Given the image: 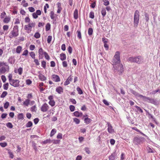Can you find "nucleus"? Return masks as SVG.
Instances as JSON below:
<instances>
[{
	"label": "nucleus",
	"instance_id": "obj_9",
	"mask_svg": "<svg viewBox=\"0 0 160 160\" xmlns=\"http://www.w3.org/2000/svg\"><path fill=\"white\" fill-rule=\"evenodd\" d=\"M49 108V106L46 103H44L41 107V111L43 112H46Z\"/></svg>",
	"mask_w": 160,
	"mask_h": 160
},
{
	"label": "nucleus",
	"instance_id": "obj_14",
	"mask_svg": "<svg viewBox=\"0 0 160 160\" xmlns=\"http://www.w3.org/2000/svg\"><path fill=\"white\" fill-rule=\"evenodd\" d=\"M131 92L136 97H139L140 98H142V97H141L140 96H142V95L139 94L138 92H136L133 90L132 89H131L130 90Z\"/></svg>",
	"mask_w": 160,
	"mask_h": 160
},
{
	"label": "nucleus",
	"instance_id": "obj_51",
	"mask_svg": "<svg viewBox=\"0 0 160 160\" xmlns=\"http://www.w3.org/2000/svg\"><path fill=\"white\" fill-rule=\"evenodd\" d=\"M135 107L137 108L138 111H139L141 113L143 112L142 110L139 107L137 106H135Z\"/></svg>",
	"mask_w": 160,
	"mask_h": 160
},
{
	"label": "nucleus",
	"instance_id": "obj_49",
	"mask_svg": "<svg viewBox=\"0 0 160 160\" xmlns=\"http://www.w3.org/2000/svg\"><path fill=\"white\" fill-rule=\"evenodd\" d=\"M9 105V102H6L4 104V107L5 109H7Z\"/></svg>",
	"mask_w": 160,
	"mask_h": 160
},
{
	"label": "nucleus",
	"instance_id": "obj_30",
	"mask_svg": "<svg viewBox=\"0 0 160 160\" xmlns=\"http://www.w3.org/2000/svg\"><path fill=\"white\" fill-rule=\"evenodd\" d=\"M74 115L77 117H79L80 115H82V112L79 113L78 111H76L73 113Z\"/></svg>",
	"mask_w": 160,
	"mask_h": 160
},
{
	"label": "nucleus",
	"instance_id": "obj_41",
	"mask_svg": "<svg viewBox=\"0 0 160 160\" xmlns=\"http://www.w3.org/2000/svg\"><path fill=\"white\" fill-rule=\"evenodd\" d=\"M22 3L23 6L25 7H26L28 6V4L26 2V1L25 0H23L22 1Z\"/></svg>",
	"mask_w": 160,
	"mask_h": 160
},
{
	"label": "nucleus",
	"instance_id": "obj_8",
	"mask_svg": "<svg viewBox=\"0 0 160 160\" xmlns=\"http://www.w3.org/2000/svg\"><path fill=\"white\" fill-rule=\"evenodd\" d=\"M20 81L18 80L14 79L12 81L9 83L10 84L15 87H17L19 86Z\"/></svg>",
	"mask_w": 160,
	"mask_h": 160
},
{
	"label": "nucleus",
	"instance_id": "obj_21",
	"mask_svg": "<svg viewBox=\"0 0 160 160\" xmlns=\"http://www.w3.org/2000/svg\"><path fill=\"white\" fill-rule=\"evenodd\" d=\"M8 61L11 64H13L15 61V60L13 57H10L8 59Z\"/></svg>",
	"mask_w": 160,
	"mask_h": 160
},
{
	"label": "nucleus",
	"instance_id": "obj_1",
	"mask_svg": "<svg viewBox=\"0 0 160 160\" xmlns=\"http://www.w3.org/2000/svg\"><path fill=\"white\" fill-rule=\"evenodd\" d=\"M9 67L6 62H0V72L1 74H4L8 72Z\"/></svg>",
	"mask_w": 160,
	"mask_h": 160
},
{
	"label": "nucleus",
	"instance_id": "obj_35",
	"mask_svg": "<svg viewBox=\"0 0 160 160\" xmlns=\"http://www.w3.org/2000/svg\"><path fill=\"white\" fill-rule=\"evenodd\" d=\"M93 30L92 29V28H89L88 29V34L89 35H91L93 33Z\"/></svg>",
	"mask_w": 160,
	"mask_h": 160
},
{
	"label": "nucleus",
	"instance_id": "obj_62",
	"mask_svg": "<svg viewBox=\"0 0 160 160\" xmlns=\"http://www.w3.org/2000/svg\"><path fill=\"white\" fill-rule=\"evenodd\" d=\"M28 9L31 12H33L35 10V9L32 7H29Z\"/></svg>",
	"mask_w": 160,
	"mask_h": 160
},
{
	"label": "nucleus",
	"instance_id": "obj_29",
	"mask_svg": "<svg viewBox=\"0 0 160 160\" xmlns=\"http://www.w3.org/2000/svg\"><path fill=\"white\" fill-rule=\"evenodd\" d=\"M10 20V17H6L3 20V22L4 23H7L9 22Z\"/></svg>",
	"mask_w": 160,
	"mask_h": 160
},
{
	"label": "nucleus",
	"instance_id": "obj_6",
	"mask_svg": "<svg viewBox=\"0 0 160 160\" xmlns=\"http://www.w3.org/2000/svg\"><path fill=\"white\" fill-rule=\"evenodd\" d=\"M145 140V138L142 137H135L133 140V142L134 144L138 145L142 143Z\"/></svg>",
	"mask_w": 160,
	"mask_h": 160
},
{
	"label": "nucleus",
	"instance_id": "obj_3",
	"mask_svg": "<svg viewBox=\"0 0 160 160\" xmlns=\"http://www.w3.org/2000/svg\"><path fill=\"white\" fill-rule=\"evenodd\" d=\"M18 26L16 25L14 26L13 30L10 32L9 34V37L10 38L17 37L18 35Z\"/></svg>",
	"mask_w": 160,
	"mask_h": 160
},
{
	"label": "nucleus",
	"instance_id": "obj_25",
	"mask_svg": "<svg viewBox=\"0 0 160 160\" xmlns=\"http://www.w3.org/2000/svg\"><path fill=\"white\" fill-rule=\"evenodd\" d=\"M30 100L28 99H27L25 101L23 102V105L26 106H28L30 104Z\"/></svg>",
	"mask_w": 160,
	"mask_h": 160
},
{
	"label": "nucleus",
	"instance_id": "obj_16",
	"mask_svg": "<svg viewBox=\"0 0 160 160\" xmlns=\"http://www.w3.org/2000/svg\"><path fill=\"white\" fill-rule=\"evenodd\" d=\"M28 27L29 28L31 29H32V28H34L35 26V23L31 21L29 23L28 25Z\"/></svg>",
	"mask_w": 160,
	"mask_h": 160
},
{
	"label": "nucleus",
	"instance_id": "obj_55",
	"mask_svg": "<svg viewBox=\"0 0 160 160\" xmlns=\"http://www.w3.org/2000/svg\"><path fill=\"white\" fill-rule=\"evenodd\" d=\"M89 17L92 19H93L94 17V14L93 12H91L89 14Z\"/></svg>",
	"mask_w": 160,
	"mask_h": 160
},
{
	"label": "nucleus",
	"instance_id": "obj_27",
	"mask_svg": "<svg viewBox=\"0 0 160 160\" xmlns=\"http://www.w3.org/2000/svg\"><path fill=\"white\" fill-rule=\"evenodd\" d=\"M60 59L62 61H63L66 59V56L65 54L62 53L60 55Z\"/></svg>",
	"mask_w": 160,
	"mask_h": 160
},
{
	"label": "nucleus",
	"instance_id": "obj_57",
	"mask_svg": "<svg viewBox=\"0 0 160 160\" xmlns=\"http://www.w3.org/2000/svg\"><path fill=\"white\" fill-rule=\"evenodd\" d=\"M75 107L73 105H71L69 106L71 112L74 111L75 110Z\"/></svg>",
	"mask_w": 160,
	"mask_h": 160
},
{
	"label": "nucleus",
	"instance_id": "obj_11",
	"mask_svg": "<svg viewBox=\"0 0 160 160\" xmlns=\"http://www.w3.org/2000/svg\"><path fill=\"white\" fill-rule=\"evenodd\" d=\"M108 131L110 133H112L114 132V130L113 129L112 127L109 122L107 123Z\"/></svg>",
	"mask_w": 160,
	"mask_h": 160
},
{
	"label": "nucleus",
	"instance_id": "obj_17",
	"mask_svg": "<svg viewBox=\"0 0 160 160\" xmlns=\"http://www.w3.org/2000/svg\"><path fill=\"white\" fill-rule=\"evenodd\" d=\"M28 27L29 28L31 29H32V28H34L35 26V23L31 21L29 23L28 25Z\"/></svg>",
	"mask_w": 160,
	"mask_h": 160
},
{
	"label": "nucleus",
	"instance_id": "obj_26",
	"mask_svg": "<svg viewBox=\"0 0 160 160\" xmlns=\"http://www.w3.org/2000/svg\"><path fill=\"white\" fill-rule=\"evenodd\" d=\"M22 49V48L21 46H18L16 49V52L17 53H20Z\"/></svg>",
	"mask_w": 160,
	"mask_h": 160
},
{
	"label": "nucleus",
	"instance_id": "obj_52",
	"mask_svg": "<svg viewBox=\"0 0 160 160\" xmlns=\"http://www.w3.org/2000/svg\"><path fill=\"white\" fill-rule=\"evenodd\" d=\"M12 74H10L8 76V79H9V83L12 81L13 79H12Z\"/></svg>",
	"mask_w": 160,
	"mask_h": 160
},
{
	"label": "nucleus",
	"instance_id": "obj_42",
	"mask_svg": "<svg viewBox=\"0 0 160 160\" xmlns=\"http://www.w3.org/2000/svg\"><path fill=\"white\" fill-rule=\"evenodd\" d=\"M52 36H48L47 38V42L48 43H50L52 39Z\"/></svg>",
	"mask_w": 160,
	"mask_h": 160
},
{
	"label": "nucleus",
	"instance_id": "obj_20",
	"mask_svg": "<svg viewBox=\"0 0 160 160\" xmlns=\"http://www.w3.org/2000/svg\"><path fill=\"white\" fill-rule=\"evenodd\" d=\"M84 122L86 124H88L90 123L92 120L90 118H85L84 119Z\"/></svg>",
	"mask_w": 160,
	"mask_h": 160
},
{
	"label": "nucleus",
	"instance_id": "obj_40",
	"mask_svg": "<svg viewBox=\"0 0 160 160\" xmlns=\"http://www.w3.org/2000/svg\"><path fill=\"white\" fill-rule=\"evenodd\" d=\"M50 24L49 23H47L46 26V30L48 31L50 28Z\"/></svg>",
	"mask_w": 160,
	"mask_h": 160
},
{
	"label": "nucleus",
	"instance_id": "obj_56",
	"mask_svg": "<svg viewBox=\"0 0 160 160\" xmlns=\"http://www.w3.org/2000/svg\"><path fill=\"white\" fill-rule=\"evenodd\" d=\"M6 126L10 128H12L13 126L11 122H8L6 124Z\"/></svg>",
	"mask_w": 160,
	"mask_h": 160
},
{
	"label": "nucleus",
	"instance_id": "obj_54",
	"mask_svg": "<svg viewBox=\"0 0 160 160\" xmlns=\"http://www.w3.org/2000/svg\"><path fill=\"white\" fill-rule=\"evenodd\" d=\"M77 32L78 33L77 36L78 38L79 39H81V34L80 31L78 30Z\"/></svg>",
	"mask_w": 160,
	"mask_h": 160
},
{
	"label": "nucleus",
	"instance_id": "obj_32",
	"mask_svg": "<svg viewBox=\"0 0 160 160\" xmlns=\"http://www.w3.org/2000/svg\"><path fill=\"white\" fill-rule=\"evenodd\" d=\"M8 94L7 92L6 91H3L0 96L1 98H4Z\"/></svg>",
	"mask_w": 160,
	"mask_h": 160
},
{
	"label": "nucleus",
	"instance_id": "obj_53",
	"mask_svg": "<svg viewBox=\"0 0 160 160\" xmlns=\"http://www.w3.org/2000/svg\"><path fill=\"white\" fill-rule=\"evenodd\" d=\"M115 159V157L113 154H112L109 158V160H114Z\"/></svg>",
	"mask_w": 160,
	"mask_h": 160
},
{
	"label": "nucleus",
	"instance_id": "obj_18",
	"mask_svg": "<svg viewBox=\"0 0 160 160\" xmlns=\"http://www.w3.org/2000/svg\"><path fill=\"white\" fill-rule=\"evenodd\" d=\"M23 71V69L22 68L20 67L18 69L17 71L15 70H14V72L16 73H18L19 75H21L22 74Z\"/></svg>",
	"mask_w": 160,
	"mask_h": 160
},
{
	"label": "nucleus",
	"instance_id": "obj_22",
	"mask_svg": "<svg viewBox=\"0 0 160 160\" xmlns=\"http://www.w3.org/2000/svg\"><path fill=\"white\" fill-rule=\"evenodd\" d=\"M136 57H131L128 58V60L132 62H136Z\"/></svg>",
	"mask_w": 160,
	"mask_h": 160
},
{
	"label": "nucleus",
	"instance_id": "obj_34",
	"mask_svg": "<svg viewBox=\"0 0 160 160\" xmlns=\"http://www.w3.org/2000/svg\"><path fill=\"white\" fill-rule=\"evenodd\" d=\"M76 89L79 94L81 95L83 93L82 90L79 87H77Z\"/></svg>",
	"mask_w": 160,
	"mask_h": 160
},
{
	"label": "nucleus",
	"instance_id": "obj_37",
	"mask_svg": "<svg viewBox=\"0 0 160 160\" xmlns=\"http://www.w3.org/2000/svg\"><path fill=\"white\" fill-rule=\"evenodd\" d=\"M45 58L48 60H49L50 58L48 54V53L46 52H44V55Z\"/></svg>",
	"mask_w": 160,
	"mask_h": 160
},
{
	"label": "nucleus",
	"instance_id": "obj_46",
	"mask_svg": "<svg viewBox=\"0 0 160 160\" xmlns=\"http://www.w3.org/2000/svg\"><path fill=\"white\" fill-rule=\"evenodd\" d=\"M49 104L51 106L53 107L55 105V102L54 100L50 101L49 102Z\"/></svg>",
	"mask_w": 160,
	"mask_h": 160
},
{
	"label": "nucleus",
	"instance_id": "obj_10",
	"mask_svg": "<svg viewBox=\"0 0 160 160\" xmlns=\"http://www.w3.org/2000/svg\"><path fill=\"white\" fill-rule=\"evenodd\" d=\"M136 63L138 64L142 63L144 62V58L141 56H138L136 57Z\"/></svg>",
	"mask_w": 160,
	"mask_h": 160
},
{
	"label": "nucleus",
	"instance_id": "obj_28",
	"mask_svg": "<svg viewBox=\"0 0 160 160\" xmlns=\"http://www.w3.org/2000/svg\"><path fill=\"white\" fill-rule=\"evenodd\" d=\"M56 130L55 128L53 129L52 130V131L51 132V133H50V137H52L55 134V133H56Z\"/></svg>",
	"mask_w": 160,
	"mask_h": 160
},
{
	"label": "nucleus",
	"instance_id": "obj_12",
	"mask_svg": "<svg viewBox=\"0 0 160 160\" xmlns=\"http://www.w3.org/2000/svg\"><path fill=\"white\" fill-rule=\"evenodd\" d=\"M39 58V59H42L43 57V55L44 54V52L42 48H40L38 50Z\"/></svg>",
	"mask_w": 160,
	"mask_h": 160
},
{
	"label": "nucleus",
	"instance_id": "obj_63",
	"mask_svg": "<svg viewBox=\"0 0 160 160\" xmlns=\"http://www.w3.org/2000/svg\"><path fill=\"white\" fill-rule=\"evenodd\" d=\"M30 19L28 17H27L25 18V21L26 22L30 23Z\"/></svg>",
	"mask_w": 160,
	"mask_h": 160
},
{
	"label": "nucleus",
	"instance_id": "obj_43",
	"mask_svg": "<svg viewBox=\"0 0 160 160\" xmlns=\"http://www.w3.org/2000/svg\"><path fill=\"white\" fill-rule=\"evenodd\" d=\"M41 65L44 68H45L46 67V62L44 61H42L41 62Z\"/></svg>",
	"mask_w": 160,
	"mask_h": 160
},
{
	"label": "nucleus",
	"instance_id": "obj_58",
	"mask_svg": "<svg viewBox=\"0 0 160 160\" xmlns=\"http://www.w3.org/2000/svg\"><path fill=\"white\" fill-rule=\"evenodd\" d=\"M74 121L77 124H78L80 122V120L79 119H78L76 118H75L73 119Z\"/></svg>",
	"mask_w": 160,
	"mask_h": 160
},
{
	"label": "nucleus",
	"instance_id": "obj_60",
	"mask_svg": "<svg viewBox=\"0 0 160 160\" xmlns=\"http://www.w3.org/2000/svg\"><path fill=\"white\" fill-rule=\"evenodd\" d=\"M31 110L32 111L35 112L37 110L36 107V105H34L31 108Z\"/></svg>",
	"mask_w": 160,
	"mask_h": 160
},
{
	"label": "nucleus",
	"instance_id": "obj_13",
	"mask_svg": "<svg viewBox=\"0 0 160 160\" xmlns=\"http://www.w3.org/2000/svg\"><path fill=\"white\" fill-rule=\"evenodd\" d=\"M53 80L55 82H58L60 81V78L59 77L56 75L53 74L52 75Z\"/></svg>",
	"mask_w": 160,
	"mask_h": 160
},
{
	"label": "nucleus",
	"instance_id": "obj_38",
	"mask_svg": "<svg viewBox=\"0 0 160 160\" xmlns=\"http://www.w3.org/2000/svg\"><path fill=\"white\" fill-rule=\"evenodd\" d=\"M9 84L8 83H7L3 85V89L5 90H7L8 88Z\"/></svg>",
	"mask_w": 160,
	"mask_h": 160
},
{
	"label": "nucleus",
	"instance_id": "obj_61",
	"mask_svg": "<svg viewBox=\"0 0 160 160\" xmlns=\"http://www.w3.org/2000/svg\"><path fill=\"white\" fill-rule=\"evenodd\" d=\"M1 79L3 82H5L6 81V78L4 75H2L1 76Z\"/></svg>",
	"mask_w": 160,
	"mask_h": 160
},
{
	"label": "nucleus",
	"instance_id": "obj_39",
	"mask_svg": "<svg viewBox=\"0 0 160 160\" xmlns=\"http://www.w3.org/2000/svg\"><path fill=\"white\" fill-rule=\"evenodd\" d=\"M30 56L33 58L35 59V53L33 52H31L29 53Z\"/></svg>",
	"mask_w": 160,
	"mask_h": 160
},
{
	"label": "nucleus",
	"instance_id": "obj_47",
	"mask_svg": "<svg viewBox=\"0 0 160 160\" xmlns=\"http://www.w3.org/2000/svg\"><path fill=\"white\" fill-rule=\"evenodd\" d=\"M18 118L19 119H22L23 118V116L22 113H20L18 115Z\"/></svg>",
	"mask_w": 160,
	"mask_h": 160
},
{
	"label": "nucleus",
	"instance_id": "obj_5",
	"mask_svg": "<svg viewBox=\"0 0 160 160\" xmlns=\"http://www.w3.org/2000/svg\"><path fill=\"white\" fill-rule=\"evenodd\" d=\"M139 12L138 11L136 10L134 14V25L137 27L139 23Z\"/></svg>",
	"mask_w": 160,
	"mask_h": 160
},
{
	"label": "nucleus",
	"instance_id": "obj_4",
	"mask_svg": "<svg viewBox=\"0 0 160 160\" xmlns=\"http://www.w3.org/2000/svg\"><path fill=\"white\" fill-rule=\"evenodd\" d=\"M113 65L117 64L120 63V53L119 51H117L115 52V55L114 56L113 59L112 61Z\"/></svg>",
	"mask_w": 160,
	"mask_h": 160
},
{
	"label": "nucleus",
	"instance_id": "obj_31",
	"mask_svg": "<svg viewBox=\"0 0 160 160\" xmlns=\"http://www.w3.org/2000/svg\"><path fill=\"white\" fill-rule=\"evenodd\" d=\"M101 13L103 16V18H104L106 14V11L105 8H103L102 9Z\"/></svg>",
	"mask_w": 160,
	"mask_h": 160
},
{
	"label": "nucleus",
	"instance_id": "obj_64",
	"mask_svg": "<svg viewBox=\"0 0 160 160\" xmlns=\"http://www.w3.org/2000/svg\"><path fill=\"white\" fill-rule=\"evenodd\" d=\"M9 28V27L7 25H4L3 27V29L4 30H7Z\"/></svg>",
	"mask_w": 160,
	"mask_h": 160
},
{
	"label": "nucleus",
	"instance_id": "obj_33",
	"mask_svg": "<svg viewBox=\"0 0 160 160\" xmlns=\"http://www.w3.org/2000/svg\"><path fill=\"white\" fill-rule=\"evenodd\" d=\"M52 142V140H51L50 139H47L46 140H45L44 141L42 142H41L42 143V144H46L47 143H50Z\"/></svg>",
	"mask_w": 160,
	"mask_h": 160
},
{
	"label": "nucleus",
	"instance_id": "obj_50",
	"mask_svg": "<svg viewBox=\"0 0 160 160\" xmlns=\"http://www.w3.org/2000/svg\"><path fill=\"white\" fill-rule=\"evenodd\" d=\"M50 15L51 18L52 19H53L55 18L54 12L52 11H51L50 13Z\"/></svg>",
	"mask_w": 160,
	"mask_h": 160
},
{
	"label": "nucleus",
	"instance_id": "obj_2",
	"mask_svg": "<svg viewBox=\"0 0 160 160\" xmlns=\"http://www.w3.org/2000/svg\"><path fill=\"white\" fill-rule=\"evenodd\" d=\"M114 73H118L119 75H121L124 71L123 66L122 64L119 63L118 64H115L113 67Z\"/></svg>",
	"mask_w": 160,
	"mask_h": 160
},
{
	"label": "nucleus",
	"instance_id": "obj_7",
	"mask_svg": "<svg viewBox=\"0 0 160 160\" xmlns=\"http://www.w3.org/2000/svg\"><path fill=\"white\" fill-rule=\"evenodd\" d=\"M142 97L143 100L145 102H148L150 103L153 104H155L156 103V102L154 99L151 98L149 97H146L145 96H140Z\"/></svg>",
	"mask_w": 160,
	"mask_h": 160
},
{
	"label": "nucleus",
	"instance_id": "obj_24",
	"mask_svg": "<svg viewBox=\"0 0 160 160\" xmlns=\"http://www.w3.org/2000/svg\"><path fill=\"white\" fill-rule=\"evenodd\" d=\"M74 17L75 19H77L78 18V12L77 9H75L73 13Z\"/></svg>",
	"mask_w": 160,
	"mask_h": 160
},
{
	"label": "nucleus",
	"instance_id": "obj_19",
	"mask_svg": "<svg viewBox=\"0 0 160 160\" xmlns=\"http://www.w3.org/2000/svg\"><path fill=\"white\" fill-rule=\"evenodd\" d=\"M24 29L28 33H29L32 31V29H31L27 25H26L24 26Z\"/></svg>",
	"mask_w": 160,
	"mask_h": 160
},
{
	"label": "nucleus",
	"instance_id": "obj_48",
	"mask_svg": "<svg viewBox=\"0 0 160 160\" xmlns=\"http://www.w3.org/2000/svg\"><path fill=\"white\" fill-rule=\"evenodd\" d=\"M34 37L36 38H38L40 37V34L38 32H36L34 35Z\"/></svg>",
	"mask_w": 160,
	"mask_h": 160
},
{
	"label": "nucleus",
	"instance_id": "obj_15",
	"mask_svg": "<svg viewBox=\"0 0 160 160\" xmlns=\"http://www.w3.org/2000/svg\"><path fill=\"white\" fill-rule=\"evenodd\" d=\"M56 91L59 94H61L63 92V89L60 86L56 88Z\"/></svg>",
	"mask_w": 160,
	"mask_h": 160
},
{
	"label": "nucleus",
	"instance_id": "obj_36",
	"mask_svg": "<svg viewBox=\"0 0 160 160\" xmlns=\"http://www.w3.org/2000/svg\"><path fill=\"white\" fill-rule=\"evenodd\" d=\"M32 125V123L31 121H29L26 124V127L27 128L30 127Z\"/></svg>",
	"mask_w": 160,
	"mask_h": 160
},
{
	"label": "nucleus",
	"instance_id": "obj_23",
	"mask_svg": "<svg viewBox=\"0 0 160 160\" xmlns=\"http://www.w3.org/2000/svg\"><path fill=\"white\" fill-rule=\"evenodd\" d=\"M39 79L42 81H44L46 80V78L43 75L41 74L38 76Z\"/></svg>",
	"mask_w": 160,
	"mask_h": 160
},
{
	"label": "nucleus",
	"instance_id": "obj_45",
	"mask_svg": "<svg viewBox=\"0 0 160 160\" xmlns=\"http://www.w3.org/2000/svg\"><path fill=\"white\" fill-rule=\"evenodd\" d=\"M60 141L58 140H52V142H53L55 144H57L59 143Z\"/></svg>",
	"mask_w": 160,
	"mask_h": 160
},
{
	"label": "nucleus",
	"instance_id": "obj_44",
	"mask_svg": "<svg viewBox=\"0 0 160 160\" xmlns=\"http://www.w3.org/2000/svg\"><path fill=\"white\" fill-rule=\"evenodd\" d=\"M7 145V144L6 142H0V146L4 148Z\"/></svg>",
	"mask_w": 160,
	"mask_h": 160
},
{
	"label": "nucleus",
	"instance_id": "obj_59",
	"mask_svg": "<svg viewBox=\"0 0 160 160\" xmlns=\"http://www.w3.org/2000/svg\"><path fill=\"white\" fill-rule=\"evenodd\" d=\"M103 1L104 2V4L105 6H108L109 4V2L107 0H103Z\"/></svg>",
	"mask_w": 160,
	"mask_h": 160
}]
</instances>
